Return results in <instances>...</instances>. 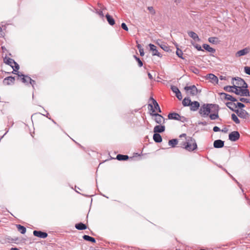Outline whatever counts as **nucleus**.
Returning <instances> with one entry per match:
<instances>
[{
	"label": "nucleus",
	"instance_id": "1",
	"mask_svg": "<svg viewBox=\"0 0 250 250\" xmlns=\"http://www.w3.org/2000/svg\"><path fill=\"white\" fill-rule=\"evenodd\" d=\"M214 108V110L217 112L218 104H204L201 106L199 110V115L203 118L208 117L209 114L212 112V109Z\"/></svg>",
	"mask_w": 250,
	"mask_h": 250
},
{
	"label": "nucleus",
	"instance_id": "2",
	"mask_svg": "<svg viewBox=\"0 0 250 250\" xmlns=\"http://www.w3.org/2000/svg\"><path fill=\"white\" fill-rule=\"evenodd\" d=\"M186 142L183 144V148L186 150L191 152L197 149V145L195 139L191 137H188L186 138Z\"/></svg>",
	"mask_w": 250,
	"mask_h": 250
},
{
	"label": "nucleus",
	"instance_id": "3",
	"mask_svg": "<svg viewBox=\"0 0 250 250\" xmlns=\"http://www.w3.org/2000/svg\"><path fill=\"white\" fill-rule=\"evenodd\" d=\"M148 108L151 111L150 113V115L155 117L154 120L157 124L159 125L164 124L165 120L164 117L157 113H155V109L153 108L152 104H148Z\"/></svg>",
	"mask_w": 250,
	"mask_h": 250
},
{
	"label": "nucleus",
	"instance_id": "4",
	"mask_svg": "<svg viewBox=\"0 0 250 250\" xmlns=\"http://www.w3.org/2000/svg\"><path fill=\"white\" fill-rule=\"evenodd\" d=\"M228 108L230 109L231 111L234 112L237 115L240 117V118H242L243 119H247V117L249 116V113L245 109H241V110L239 109H235L234 108H231L229 106H228Z\"/></svg>",
	"mask_w": 250,
	"mask_h": 250
},
{
	"label": "nucleus",
	"instance_id": "5",
	"mask_svg": "<svg viewBox=\"0 0 250 250\" xmlns=\"http://www.w3.org/2000/svg\"><path fill=\"white\" fill-rule=\"evenodd\" d=\"M184 90L187 93H189L191 96H194L198 93V89L195 85H186L184 87Z\"/></svg>",
	"mask_w": 250,
	"mask_h": 250
},
{
	"label": "nucleus",
	"instance_id": "6",
	"mask_svg": "<svg viewBox=\"0 0 250 250\" xmlns=\"http://www.w3.org/2000/svg\"><path fill=\"white\" fill-rule=\"evenodd\" d=\"M240 134L237 131L231 132L229 135V139L232 142H236L240 138Z\"/></svg>",
	"mask_w": 250,
	"mask_h": 250
},
{
	"label": "nucleus",
	"instance_id": "7",
	"mask_svg": "<svg viewBox=\"0 0 250 250\" xmlns=\"http://www.w3.org/2000/svg\"><path fill=\"white\" fill-rule=\"evenodd\" d=\"M15 77L12 76L6 77L2 81V83L5 85H13L15 83Z\"/></svg>",
	"mask_w": 250,
	"mask_h": 250
},
{
	"label": "nucleus",
	"instance_id": "8",
	"mask_svg": "<svg viewBox=\"0 0 250 250\" xmlns=\"http://www.w3.org/2000/svg\"><path fill=\"white\" fill-rule=\"evenodd\" d=\"M170 89L175 94L176 97L179 100L182 99V95L179 88L175 85H171Z\"/></svg>",
	"mask_w": 250,
	"mask_h": 250
},
{
	"label": "nucleus",
	"instance_id": "9",
	"mask_svg": "<svg viewBox=\"0 0 250 250\" xmlns=\"http://www.w3.org/2000/svg\"><path fill=\"white\" fill-rule=\"evenodd\" d=\"M148 45L150 48V50L152 51V56H157L160 58L162 57V55L158 52L157 49V47L155 45L152 43H149Z\"/></svg>",
	"mask_w": 250,
	"mask_h": 250
},
{
	"label": "nucleus",
	"instance_id": "10",
	"mask_svg": "<svg viewBox=\"0 0 250 250\" xmlns=\"http://www.w3.org/2000/svg\"><path fill=\"white\" fill-rule=\"evenodd\" d=\"M219 94L222 97V98H224L226 100L230 101V102H236L237 101V99L236 98L233 97L232 96L227 93L224 92H221L219 93Z\"/></svg>",
	"mask_w": 250,
	"mask_h": 250
},
{
	"label": "nucleus",
	"instance_id": "11",
	"mask_svg": "<svg viewBox=\"0 0 250 250\" xmlns=\"http://www.w3.org/2000/svg\"><path fill=\"white\" fill-rule=\"evenodd\" d=\"M190 110L192 111H196L197 110H199L200 107V103L196 101H191L190 104Z\"/></svg>",
	"mask_w": 250,
	"mask_h": 250
},
{
	"label": "nucleus",
	"instance_id": "12",
	"mask_svg": "<svg viewBox=\"0 0 250 250\" xmlns=\"http://www.w3.org/2000/svg\"><path fill=\"white\" fill-rule=\"evenodd\" d=\"M33 233L35 236L43 239L46 238L48 236L47 233L41 230H35L33 231Z\"/></svg>",
	"mask_w": 250,
	"mask_h": 250
},
{
	"label": "nucleus",
	"instance_id": "13",
	"mask_svg": "<svg viewBox=\"0 0 250 250\" xmlns=\"http://www.w3.org/2000/svg\"><path fill=\"white\" fill-rule=\"evenodd\" d=\"M206 79L210 80L211 83L217 84L218 83V79L217 76L212 73H210L206 76Z\"/></svg>",
	"mask_w": 250,
	"mask_h": 250
},
{
	"label": "nucleus",
	"instance_id": "14",
	"mask_svg": "<svg viewBox=\"0 0 250 250\" xmlns=\"http://www.w3.org/2000/svg\"><path fill=\"white\" fill-rule=\"evenodd\" d=\"M219 110V106L218 105L217 112L214 110V108H213L212 109V112H214V113H211V112L209 114V115L208 116H209L210 120H215L219 118V115H218Z\"/></svg>",
	"mask_w": 250,
	"mask_h": 250
},
{
	"label": "nucleus",
	"instance_id": "15",
	"mask_svg": "<svg viewBox=\"0 0 250 250\" xmlns=\"http://www.w3.org/2000/svg\"><path fill=\"white\" fill-rule=\"evenodd\" d=\"M165 131V126L164 125H156L153 129L154 133H160Z\"/></svg>",
	"mask_w": 250,
	"mask_h": 250
},
{
	"label": "nucleus",
	"instance_id": "16",
	"mask_svg": "<svg viewBox=\"0 0 250 250\" xmlns=\"http://www.w3.org/2000/svg\"><path fill=\"white\" fill-rule=\"evenodd\" d=\"M224 141L220 139L215 140L213 142V146L216 148H221L224 146Z\"/></svg>",
	"mask_w": 250,
	"mask_h": 250
},
{
	"label": "nucleus",
	"instance_id": "17",
	"mask_svg": "<svg viewBox=\"0 0 250 250\" xmlns=\"http://www.w3.org/2000/svg\"><path fill=\"white\" fill-rule=\"evenodd\" d=\"M250 51L249 48L246 47L241 50L238 51L236 53V57H241L247 54Z\"/></svg>",
	"mask_w": 250,
	"mask_h": 250
},
{
	"label": "nucleus",
	"instance_id": "18",
	"mask_svg": "<svg viewBox=\"0 0 250 250\" xmlns=\"http://www.w3.org/2000/svg\"><path fill=\"white\" fill-rule=\"evenodd\" d=\"M168 119L169 120H174L178 121L179 118H180V114L176 112L169 113L168 114Z\"/></svg>",
	"mask_w": 250,
	"mask_h": 250
},
{
	"label": "nucleus",
	"instance_id": "19",
	"mask_svg": "<svg viewBox=\"0 0 250 250\" xmlns=\"http://www.w3.org/2000/svg\"><path fill=\"white\" fill-rule=\"evenodd\" d=\"M188 36L195 41L199 42L200 41L198 35L193 31H190L188 32Z\"/></svg>",
	"mask_w": 250,
	"mask_h": 250
},
{
	"label": "nucleus",
	"instance_id": "20",
	"mask_svg": "<svg viewBox=\"0 0 250 250\" xmlns=\"http://www.w3.org/2000/svg\"><path fill=\"white\" fill-rule=\"evenodd\" d=\"M105 17L109 24H110L111 26H113L115 24V20L111 15L107 13L105 15Z\"/></svg>",
	"mask_w": 250,
	"mask_h": 250
},
{
	"label": "nucleus",
	"instance_id": "21",
	"mask_svg": "<svg viewBox=\"0 0 250 250\" xmlns=\"http://www.w3.org/2000/svg\"><path fill=\"white\" fill-rule=\"evenodd\" d=\"M153 139L154 142L157 143H160L162 142V136L159 133H154Z\"/></svg>",
	"mask_w": 250,
	"mask_h": 250
},
{
	"label": "nucleus",
	"instance_id": "22",
	"mask_svg": "<svg viewBox=\"0 0 250 250\" xmlns=\"http://www.w3.org/2000/svg\"><path fill=\"white\" fill-rule=\"evenodd\" d=\"M75 227L76 229L80 230H84L87 229L86 225L82 222L76 224Z\"/></svg>",
	"mask_w": 250,
	"mask_h": 250
},
{
	"label": "nucleus",
	"instance_id": "23",
	"mask_svg": "<svg viewBox=\"0 0 250 250\" xmlns=\"http://www.w3.org/2000/svg\"><path fill=\"white\" fill-rule=\"evenodd\" d=\"M3 61L6 64L10 65L12 68L14 67L13 65H12V64L14 62H15L14 60L10 58H7L6 57H5L3 59Z\"/></svg>",
	"mask_w": 250,
	"mask_h": 250
},
{
	"label": "nucleus",
	"instance_id": "24",
	"mask_svg": "<svg viewBox=\"0 0 250 250\" xmlns=\"http://www.w3.org/2000/svg\"><path fill=\"white\" fill-rule=\"evenodd\" d=\"M202 46L205 50L208 52L214 53L216 51L215 49L210 47L208 44L204 43L203 44Z\"/></svg>",
	"mask_w": 250,
	"mask_h": 250
},
{
	"label": "nucleus",
	"instance_id": "25",
	"mask_svg": "<svg viewBox=\"0 0 250 250\" xmlns=\"http://www.w3.org/2000/svg\"><path fill=\"white\" fill-rule=\"evenodd\" d=\"M116 159L120 161H126L129 159V157L127 155L119 154L117 155Z\"/></svg>",
	"mask_w": 250,
	"mask_h": 250
},
{
	"label": "nucleus",
	"instance_id": "26",
	"mask_svg": "<svg viewBox=\"0 0 250 250\" xmlns=\"http://www.w3.org/2000/svg\"><path fill=\"white\" fill-rule=\"evenodd\" d=\"M30 78V77H29L27 75H25L23 77H21V82L25 84L26 85H29V79Z\"/></svg>",
	"mask_w": 250,
	"mask_h": 250
},
{
	"label": "nucleus",
	"instance_id": "27",
	"mask_svg": "<svg viewBox=\"0 0 250 250\" xmlns=\"http://www.w3.org/2000/svg\"><path fill=\"white\" fill-rule=\"evenodd\" d=\"M240 96H245V97H250V92L248 88L243 89L241 88V91L240 92Z\"/></svg>",
	"mask_w": 250,
	"mask_h": 250
},
{
	"label": "nucleus",
	"instance_id": "28",
	"mask_svg": "<svg viewBox=\"0 0 250 250\" xmlns=\"http://www.w3.org/2000/svg\"><path fill=\"white\" fill-rule=\"evenodd\" d=\"M208 41L214 44H218L220 42L217 37H209L208 39Z\"/></svg>",
	"mask_w": 250,
	"mask_h": 250
},
{
	"label": "nucleus",
	"instance_id": "29",
	"mask_svg": "<svg viewBox=\"0 0 250 250\" xmlns=\"http://www.w3.org/2000/svg\"><path fill=\"white\" fill-rule=\"evenodd\" d=\"M232 84H233V89H234L232 93H235L237 95L240 96L241 95L240 92L241 91L242 87L236 85H235L233 83H232Z\"/></svg>",
	"mask_w": 250,
	"mask_h": 250
},
{
	"label": "nucleus",
	"instance_id": "30",
	"mask_svg": "<svg viewBox=\"0 0 250 250\" xmlns=\"http://www.w3.org/2000/svg\"><path fill=\"white\" fill-rule=\"evenodd\" d=\"M190 102V98L189 97H187L183 99L182 104L184 106H189Z\"/></svg>",
	"mask_w": 250,
	"mask_h": 250
},
{
	"label": "nucleus",
	"instance_id": "31",
	"mask_svg": "<svg viewBox=\"0 0 250 250\" xmlns=\"http://www.w3.org/2000/svg\"><path fill=\"white\" fill-rule=\"evenodd\" d=\"M16 228H17L19 231H20L22 234H25L26 231V229L23 226L20 224L16 225Z\"/></svg>",
	"mask_w": 250,
	"mask_h": 250
},
{
	"label": "nucleus",
	"instance_id": "32",
	"mask_svg": "<svg viewBox=\"0 0 250 250\" xmlns=\"http://www.w3.org/2000/svg\"><path fill=\"white\" fill-rule=\"evenodd\" d=\"M178 143V141L177 139H172L169 140L168 145L170 146L171 147L174 148L177 145Z\"/></svg>",
	"mask_w": 250,
	"mask_h": 250
},
{
	"label": "nucleus",
	"instance_id": "33",
	"mask_svg": "<svg viewBox=\"0 0 250 250\" xmlns=\"http://www.w3.org/2000/svg\"><path fill=\"white\" fill-rule=\"evenodd\" d=\"M83 238L85 241L91 242L92 243H95L96 242V240H95V239L94 238H93V237H92L91 236H90L89 235H83Z\"/></svg>",
	"mask_w": 250,
	"mask_h": 250
},
{
	"label": "nucleus",
	"instance_id": "34",
	"mask_svg": "<svg viewBox=\"0 0 250 250\" xmlns=\"http://www.w3.org/2000/svg\"><path fill=\"white\" fill-rule=\"evenodd\" d=\"M153 106V108L155 109V112L156 111H158L159 113H161L162 110L160 107V106L157 103V101H154L153 103L151 104Z\"/></svg>",
	"mask_w": 250,
	"mask_h": 250
},
{
	"label": "nucleus",
	"instance_id": "35",
	"mask_svg": "<svg viewBox=\"0 0 250 250\" xmlns=\"http://www.w3.org/2000/svg\"><path fill=\"white\" fill-rule=\"evenodd\" d=\"M231 118L232 120L236 124H239L240 123V121L238 118V116L234 113H232L231 115Z\"/></svg>",
	"mask_w": 250,
	"mask_h": 250
},
{
	"label": "nucleus",
	"instance_id": "36",
	"mask_svg": "<svg viewBox=\"0 0 250 250\" xmlns=\"http://www.w3.org/2000/svg\"><path fill=\"white\" fill-rule=\"evenodd\" d=\"M176 54L179 58L182 60H185V58L183 57V51L179 47H177Z\"/></svg>",
	"mask_w": 250,
	"mask_h": 250
},
{
	"label": "nucleus",
	"instance_id": "37",
	"mask_svg": "<svg viewBox=\"0 0 250 250\" xmlns=\"http://www.w3.org/2000/svg\"><path fill=\"white\" fill-rule=\"evenodd\" d=\"M233 104V106L235 108L238 107L240 109V110H241V109H243V108L245 107V105L243 103L241 102H237L236 104L235 103Z\"/></svg>",
	"mask_w": 250,
	"mask_h": 250
},
{
	"label": "nucleus",
	"instance_id": "38",
	"mask_svg": "<svg viewBox=\"0 0 250 250\" xmlns=\"http://www.w3.org/2000/svg\"><path fill=\"white\" fill-rule=\"evenodd\" d=\"M233 84L232 86L230 85H227L224 87V90L228 92H233Z\"/></svg>",
	"mask_w": 250,
	"mask_h": 250
},
{
	"label": "nucleus",
	"instance_id": "39",
	"mask_svg": "<svg viewBox=\"0 0 250 250\" xmlns=\"http://www.w3.org/2000/svg\"><path fill=\"white\" fill-rule=\"evenodd\" d=\"M158 44L160 45V47L164 51H167V52L169 51V47L166 44L162 43L161 44L158 43Z\"/></svg>",
	"mask_w": 250,
	"mask_h": 250
},
{
	"label": "nucleus",
	"instance_id": "40",
	"mask_svg": "<svg viewBox=\"0 0 250 250\" xmlns=\"http://www.w3.org/2000/svg\"><path fill=\"white\" fill-rule=\"evenodd\" d=\"M240 79H243L242 78H240V77H233L232 78V81H237L236 83V84L235 85H237V86L238 85H242V83H241V81Z\"/></svg>",
	"mask_w": 250,
	"mask_h": 250
},
{
	"label": "nucleus",
	"instance_id": "41",
	"mask_svg": "<svg viewBox=\"0 0 250 250\" xmlns=\"http://www.w3.org/2000/svg\"><path fill=\"white\" fill-rule=\"evenodd\" d=\"M12 73L14 74H16L17 75H18V79H21V77H23V76H24L25 75V74H22L21 72L19 71L18 70L17 71H12Z\"/></svg>",
	"mask_w": 250,
	"mask_h": 250
},
{
	"label": "nucleus",
	"instance_id": "42",
	"mask_svg": "<svg viewBox=\"0 0 250 250\" xmlns=\"http://www.w3.org/2000/svg\"><path fill=\"white\" fill-rule=\"evenodd\" d=\"M5 26H0V38H3L5 36V33L3 30H5Z\"/></svg>",
	"mask_w": 250,
	"mask_h": 250
},
{
	"label": "nucleus",
	"instance_id": "43",
	"mask_svg": "<svg viewBox=\"0 0 250 250\" xmlns=\"http://www.w3.org/2000/svg\"><path fill=\"white\" fill-rule=\"evenodd\" d=\"M241 81V83H242V85H240L242 88L245 89L248 88V85L246 83V82L244 80V79H240Z\"/></svg>",
	"mask_w": 250,
	"mask_h": 250
},
{
	"label": "nucleus",
	"instance_id": "44",
	"mask_svg": "<svg viewBox=\"0 0 250 250\" xmlns=\"http://www.w3.org/2000/svg\"><path fill=\"white\" fill-rule=\"evenodd\" d=\"M193 46L198 51H204V49H202V47L198 44L191 42Z\"/></svg>",
	"mask_w": 250,
	"mask_h": 250
},
{
	"label": "nucleus",
	"instance_id": "45",
	"mask_svg": "<svg viewBox=\"0 0 250 250\" xmlns=\"http://www.w3.org/2000/svg\"><path fill=\"white\" fill-rule=\"evenodd\" d=\"M239 100L242 102V103H246V104H248V103H250V101L249 99H247V98H243V97H241V98H239Z\"/></svg>",
	"mask_w": 250,
	"mask_h": 250
},
{
	"label": "nucleus",
	"instance_id": "46",
	"mask_svg": "<svg viewBox=\"0 0 250 250\" xmlns=\"http://www.w3.org/2000/svg\"><path fill=\"white\" fill-rule=\"evenodd\" d=\"M13 63L14 64V65L13 66L14 67L12 68L13 69V71H14V72L17 71L20 69V66H19V64L16 62H14Z\"/></svg>",
	"mask_w": 250,
	"mask_h": 250
},
{
	"label": "nucleus",
	"instance_id": "47",
	"mask_svg": "<svg viewBox=\"0 0 250 250\" xmlns=\"http://www.w3.org/2000/svg\"><path fill=\"white\" fill-rule=\"evenodd\" d=\"M7 119H8V125H7L9 126L10 127H12L14 124L13 121L12 120V118L10 117H8Z\"/></svg>",
	"mask_w": 250,
	"mask_h": 250
},
{
	"label": "nucleus",
	"instance_id": "48",
	"mask_svg": "<svg viewBox=\"0 0 250 250\" xmlns=\"http://www.w3.org/2000/svg\"><path fill=\"white\" fill-rule=\"evenodd\" d=\"M178 121H181L182 123H186L187 122L188 120L187 118H186L184 116H181L180 115V118H179V119Z\"/></svg>",
	"mask_w": 250,
	"mask_h": 250
},
{
	"label": "nucleus",
	"instance_id": "49",
	"mask_svg": "<svg viewBox=\"0 0 250 250\" xmlns=\"http://www.w3.org/2000/svg\"><path fill=\"white\" fill-rule=\"evenodd\" d=\"M29 84H31L32 86L33 90L35 89V85L36 84L35 81L32 80L31 78L29 79Z\"/></svg>",
	"mask_w": 250,
	"mask_h": 250
},
{
	"label": "nucleus",
	"instance_id": "50",
	"mask_svg": "<svg viewBox=\"0 0 250 250\" xmlns=\"http://www.w3.org/2000/svg\"><path fill=\"white\" fill-rule=\"evenodd\" d=\"M244 72L246 74L250 75V66H246L244 67Z\"/></svg>",
	"mask_w": 250,
	"mask_h": 250
},
{
	"label": "nucleus",
	"instance_id": "51",
	"mask_svg": "<svg viewBox=\"0 0 250 250\" xmlns=\"http://www.w3.org/2000/svg\"><path fill=\"white\" fill-rule=\"evenodd\" d=\"M147 10L149 11V12L152 15H155V10L154 9L153 7L152 6H148L147 7Z\"/></svg>",
	"mask_w": 250,
	"mask_h": 250
},
{
	"label": "nucleus",
	"instance_id": "52",
	"mask_svg": "<svg viewBox=\"0 0 250 250\" xmlns=\"http://www.w3.org/2000/svg\"><path fill=\"white\" fill-rule=\"evenodd\" d=\"M121 27L126 31H127L128 30V28L125 22L122 23Z\"/></svg>",
	"mask_w": 250,
	"mask_h": 250
},
{
	"label": "nucleus",
	"instance_id": "53",
	"mask_svg": "<svg viewBox=\"0 0 250 250\" xmlns=\"http://www.w3.org/2000/svg\"><path fill=\"white\" fill-rule=\"evenodd\" d=\"M229 175L231 177V178L233 179V180H234L238 184V186L240 187V188H241L242 191L243 192L244 190L242 188V185L232 175H231L230 174H229Z\"/></svg>",
	"mask_w": 250,
	"mask_h": 250
},
{
	"label": "nucleus",
	"instance_id": "54",
	"mask_svg": "<svg viewBox=\"0 0 250 250\" xmlns=\"http://www.w3.org/2000/svg\"><path fill=\"white\" fill-rule=\"evenodd\" d=\"M234 103H233L232 102H227L226 103V106L228 107V106H229L231 108H234L232 106H233V104Z\"/></svg>",
	"mask_w": 250,
	"mask_h": 250
},
{
	"label": "nucleus",
	"instance_id": "55",
	"mask_svg": "<svg viewBox=\"0 0 250 250\" xmlns=\"http://www.w3.org/2000/svg\"><path fill=\"white\" fill-rule=\"evenodd\" d=\"M138 62V64L139 67H142L143 65V63L140 59H138L136 61Z\"/></svg>",
	"mask_w": 250,
	"mask_h": 250
},
{
	"label": "nucleus",
	"instance_id": "56",
	"mask_svg": "<svg viewBox=\"0 0 250 250\" xmlns=\"http://www.w3.org/2000/svg\"><path fill=\"white\" fill-rule=\"evenodd\" d=\"M213 131L214 132H218V131H221V129L218 126H215L213 128Z\"/></svg>",
	"mask_w": 250,
	"mask_h": 250
},
{
	"label": "nucleus",
	"instance_id": "57",
	"mask_svg": "<svg viewBox=\"0 0 250 250\" xmlns=\"http://www.w3.org/2000/svg\"><path fill=\"white\" fill-rule=\"evenodd\" d=\"M101 17L103 18L104 17V13L102 11L99 10L96 12Z\"/></svg>",
	"mask_w": 250,
	"mask_h": 250
},
{
	"label": "nucleus",
	"instance_id": "58",
	"mask_svg": "<svg viewBox=\"0 0 250 250\" xmlns=\"http://www.w3.org/2000/svg\"><path fill=\"white\" fill-rule=\"evenodd\" d=\"M198 124L199 125H202L205 126V125H207V122H206V121L200 122L198 123Z\"/></svg>",
	"mask_w": 250,
	"mask_h": 250
},
{
	"label": "nucleus",
	"instance_id": "59",
	"mask_svg": "<svg viewBox=\"0 0 250 250\" xmlns=\"http://www.w3.org/2000/svg\"><path fill=\"white\" fill-rule=\"evenodd\" d=\"M139 52H140V56H144L145 53H144L143 49H140V50H139Z\"/></svg>",
	"mask_w": 250,
	"mask_h": 250
},
{
	"label": "nucleus",
	"instance_id": "60",
	"mask_svg": "<svg viewBox=\"0 0 250 250\" xmlns=\"http://www.w3.org/2000/svg\"><path fill=\"white\" fill-rule=\"evenodd\" d=\"M221 131L224 133H227L228 131V129L227 127H224L223 129L221 130Z\"/></svg>",
	"mask_w": 250,
	"mask_h": 250
},
{
	"label": "nucleus",
	"instance_id": "61",
	"mask_svg": "<svg viewBox=\"0 0 250 250\" xmlns=\"http://www.w3.org/2000/svg\"><path fill=\"white\" fill-rule=\"evenodd\" d=\"M219 79L221 80H226V77L225 76H223L222 75L220 76Z\"/></svg>",
	"mask_w": 250,
	"mask_h": 250
},
{
	"label": "nucleus",
	"instance_id": "62",
	"mask_svg": "<svg viewBox=\"0 0 250 250\" xmlns=\"http://www.w3.org/2000/svg\"><path fill=\"white\" fill-rule=\"evenodd\" d=\"M179 137H180V138H182V137H185V138H186V137H187V135H186V133H183V134H181V135L179 136Z\"/></svg>",
	"mask_w": 250,
	"mask_h": 250
},
{
	"label": "nucleus",
	"instance_id": "63",
	"mask_svg": "<svg viewBox=\"0 0 250 250\" xmlns=\"http://www.w3.org/2000/svg\"><path fill=\"white\" fill-rule=\"evenodd\" d=\"M147 75H148V77L149 79L151 80V79H153V77H152V75L150 73L148 72Z\"/></svg>",
	"mask_w": 250,
	"mask_h": 250
},
{
	"label": "nucleus",
	"instance_id": "64",
	"mask_svg": "<svg viewBox=\"0 0 250 250\" xmlns=\"http://www.w3.org/2000/svg\"><path fill=\"white\" fill-rule=\"evenodd\" d=\"M10 250H20L16 247H12L11 248Z\"/></svg>",
	"mask_w": 250,
	"mask_h": 250
}]
</instances>
